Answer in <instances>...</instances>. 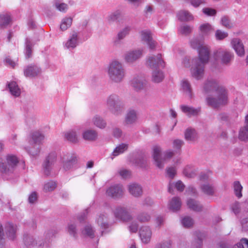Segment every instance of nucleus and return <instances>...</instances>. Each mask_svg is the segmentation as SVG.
I'll list each match as a JSON object with an SVG mask.
<instances>
[{
	"label": "nucleus",
	"mask_w": 248,
	"mask_h": 248,
	"mask_svg": "<svg viewBox=\"0 0 248 248\" xmlns=\"http://www.w3.org/2000/svg\"><path fill=\"white\" fill-rule=\"evenodd\" d=\"M57 154L55 152L50 153L46 158L43 164L44 171L45 175L50 174L52 165L56 160Z\"/></svg>",
	"instance_id": "9b49d317"
},
{
	"label": "nucleus",
	"mask_w": 248,
	"mask_h": 248,
	"mask_svg": "<svg viewBox=\"0 0 248 248\" xmlns=\"http://www.w3.org/2000/svg\"><path fill=\"white\" fill-rule=\"evenodd\" d=\"M216 37L218 40H222L228 36V33L218 30L216 32Z\"/></svg>",
	"instance_id": "774afa93"
},
{
	"label": "nucleus",
	"mask_w": 248,
	"mask_h": 248,
	"mask_svg": "<svg viewBox=\"0 0 248 248\" xmlns=\"http://www.w3.org/2000/svg\"><path fill=\"white\" fill-rule=\"evenodd\" d=\"M239 139L243 141L248 140V122L245 121V125L239 131Z\"/></svg>",
	"instance_id": "4c0bfd02"
},
{
	"label": "nucleus",
	"mask_w": 248,
	"mask_h": 248,
	"mask_svg": "<svg viewBox=\"0 0 248 248\" xmlns=\"http://www.w3.org/2000/svg\"><path fill=\"white\" fill-rule=\"evenodd\" d=\"M92 122L94 125L101 129L105 128L107 125L106 121L101 117L98 115L94 116L93 118Z\"/></svg>",
	"instance_id": "f704fd0d"
},
{
	"label": "nucleus",
	"mask_w": 248,
	"mask_h": 248,
	"mask_svg": "<svg viewBox=\"0 0 248 248\" xmlns=\"http://www.w3.org/2000/svg\"><path fill=\"white\" fill-rule=\"evenodd\" d=\"M182 223L185 227L189 228L193 225V220L190 217H186L182 219Z\"/></svg>",
	"instance_id": "bf43d9fd"
},
{
	"label": "nucleus",
	"mask_w": 248,
	"mask_h": 248,
	"mask_svg": "<svg viewBox=\"0 0 248 248\" xmlns=\"http://www.w3.org/2000/svg\"><path fill=\"white\" fill-rule=\"evenodd\" d=\"M230 208L236 216L241 213H248V203L246 202L235 201L231 204Z\"/></svg>",
	"instance_id": "ddd939ff"
},
{
	"label": "nucleus",
	"mask_w": 248,
	"mask_h": 248,
	"mask_svg": "<svg viewBox=\"0 0 248 248\" xmlns=\"http://www.w3.org/2000/svg\"><path fill=\"white\" fill-rule=\"evenodd\" d=\"M139 235L142 242L147 244L151 240L152 232L149 226H142L140 228Z\"/></svg>",
	"instance_id": "f3484780"
},
{
	"label": "nucleus",
	"mask_w": 248,
	"mask_h": 248,
	"mask_svg": "<svg viewBox=\"0 0 248 248\" xmlns=\"http://www.w3.org/2000/svg\"><path fill=\"white\" fill-rule=\"evenodd\" d=\"M181 202L178 197H173L169 203V208L172 211H177L180 209Z\"/></svg>",
	"instance_id": "473e14b6"
},
{
	"label": "nucleus",
	"mask_w": 248,
	"mask_h": 248,
	"mask_svg": "<svg viewBox=\"0 0 248 248\" xmlns=\"http://www.w3.org/2000/svg\"><path fill=\"white\" fill-rule=\"evenodd\" d=\"M150 215L146 212H141L137 215V220L141 223L149 222L151 219Z\"/></svg>",
	"instance_id": "ea45409f"
},
{
	"label": "nucleus",
	"mask_w": 248,
	"mask_h": 248,
	"mask_svg": "<svg viewBox=\"0 0 248 248\" xmlns=\"http://www.w3.org/2000/svg\"><path fill=\"white\" fill-rule=\"evenodd\" d=\"M25 54L26 57L29 58L31 56V44L29 39H27L26 41V49Z\"/></svg>",
	"instance_id": "13d9d810"
},
{
	"label": "nucleus",
	"mask_w": 248,
	"mask_h": 248,
	"mask_svg": "<svg viewBox=\"0 0 248 248\" xmlns=\"http://www.w3.org/2000/svg\"><path fill=\"white\" fill-rule=\"evenodd\" d=\"M78 33L73 31L69 38L65 43V47L69 50L73 49L78 45Z\"/></svg>",
	"instance_id": "412c9836"
},
{
	"label": "nucleus",
	"mask_w": 248,
	"mask_h": 248,
	"mask_svg": "<svg viewBox=\"0 0 248 248\" xmlns=\"http://www.w3.org/2000/svg\"><path fill=\"white\" fill-rule=\"evenodd\" d=\"M8 87L11 94L15 97H18L20 95V89L15 81H12L8 84Z\"/></svg>",
	"instance_id": "c85d7f7f"
},
{
	"label": "nucleus",
	"mask_w": 248,
	"mask_h": 248,
	"mask_svg": "<svg viewBox=\"0 0 248 248\" xmlns=\"http://www.w3.org/2000/svg\"><path fill=\"white\" fill-rule=\"evenodd\" d=\"M121 16V11L119 10H116L108 16L107 17L108 21L110 23L114 22L117 20L119 18H120Z\"/></svg>",
	"instance_id": "de8ad7c7"
},
{
	"label": "nucleus",
	"mask_w": 248,
	"mask_h": 248,
	"mask_svg": "<svg viewBox=\"0 0 248 248\" xmlns=\"http://www.w3.org/2000/svg\"><path fill=\"white\" fill-rule=\"evenodd\" d=\"M128 148V145L126 144L122 143L116 147L112 153V155L116 156L119 155L123 153Z\"/></svg>",
	"instance_id": "37998d69"
},
{
	"label": "nucleus",
	"mask_w": 248,
	"mask_h": 248,
	"mask_svg": "<svg viewBox=\"0 0 248 248\" xmlns=\"http://www.w3.org/2000/svg\"><path fill=\"white\" fill-rule=\"evenodd\" d=\"M180 109L183 113L189 117L197 116L201 112V108H195L192 107L184 105L180 106Z\"/></svg>",
	"instance_id": "4be33fe9"
},
{
	"label": "nucleus",
	"mask_w": 248,
	"mask_h": 248,
	"mask_svg": "<svg viewBox=\"0 0 248 248\" xmlns=\"http://www.w3.org/2000/svg\"><path fill=\"white\" fill-rule=\"evenodd\" d=\"M54 5L57 9L62 12H65L68 8L67 5L64 3H60L58 2H56Z\"/></svg>",
	"instance_id": "0e129e2a"
},
{
	"label": "nucleus",
	"mask_w": 248,
	"mask_h": 248,
	"mask_svg": "<svg viewBox=\"0 0 248 248\" xmlns=\"http://www.w3.org/2000/svg\"><path fill=\"white\" fill-rule=\"evenodd\" d=\"M114 214L116 218L124 222L129 221L133 218L132 216L125 207H117Z\"/></svg>",
	"instance_id": "f8f14e48"
},
{
	"label": "nucleus",
	"mask_w": 248,
	"mask_h": 248,
	"mask_svg": "<svg viewBox=\"0 0 248 248\" xmlns=\"http://www.w3.org/2000/svg\"><path fill=\"white\" fill-rule=\"evenodd\" d=\"M57 184L55 182L49 181L44 185V190L45 192H49L54 190L56 187Z\"/></svg>",
	"instance_id": "864d4df0"
},
{
	"label": "nucleus",
	"mask_w": 248,
	"mask_h": 248,
	"mask_svg": "<svg viewBox=\"0 0 248 248\" xmlns=\"http://www.w3.org/2000/svg\"><path fill=\"white\" fill-rule=\"evenodd\" d=\"M72 18L71 17H65L63 18L60 25V29L62 31H64L69 28L72 23Z\"/></svg>",
	"instance_id": "a19ab883"
},
{
	"label": "nucleus",
	"mask_w": 248,
	"mask_h": 248,
	"mask_svg": "<svg viewBox=\"0 0 248 248\" xmlns=\"http://www.w3.org/2000/svg\"><path fill=\"white\" fill-rule=\"evenodd\" d=\"M18 162L19 160L15 155H7L5 160L0 162V172L6 175L13 173Z\"/></svg>",
	"instance_id": "20e7f679"
},
{
	"label": "nucleus",
	"mask_w": 248,
	"mask_h": 248,
	"mask_svg": "<svg viewBox=\"0 0 248 248\" xmlns=\"http://www.w3.org/2000/svg\"><path fill=\"white\" fill-rule=\"evenodd\" d=\"M131 31V27L129 26H126L124 28L123 30L120 31L115 40H114V45L117 46L120 44V41L125 38L127 35Z\"/></svg>",
	"instance_id": "a878e982"
},
{
	"label": "nucleus",
	"mask_w": 248,
	"mask_h": 248,
	"mask_svg": "<svg viewBox=\"0 0 248 248\" xmlns=\"http://www.w3.org/2000/svg\"><path fill=\"white\" fill-rule=\"evenodd\" d=\"M138 119L137 112L134 109L128 110L125 114L124 121L125 126L131 125L136 123Z\"/></svg>",
	"instance_id": "a211bd4d"
},
{
	"label": "nucleus",
	"mask_w": 248,
	"mask_h": 248,
	"mask_svg": "<svg viewBox=\"0 0 248 248\" xmlns=\"http://www.w3.org/2000/svg\"><path fill=\"white\" fill-rule=\"evenodd\" d=\"M221 22V24L226 28L230 29L233 27V24L231 22L229 17L227 16L222 17Z\"/></svg>",
	"instance_id": "4d7b16f0"
},
{
	"label": "nucleus",
	"mask_w": 248,
	"mask_h": 248,
	"mask_svg": "<svg viewBox=\"0 0 248 248\" xmlns=\"http://www.w3.org/2000/svg\"><path fill=\"white\" fill-rule=\"evenodd\" d=\"M142 53L141 49L130 50L125 54L124 59L127 63H132L141 58Z\"/></svg>",
	"instance_id": "4468645a"
},
{
	"label": "nucleus",
	"mask_w": 248,
	"mask_h": 248,
	"mask_svg": "<svg viewBox=\"0 0 248 248\" xmlns=\"http://www.w3.org/2000/svg\"><path fill=\"white\" fill-rule=\"evenodd\" d=\"M212 30V27L209 23L203 24L200 26L201 31L204 35L209 33Z\"/></svg>",
	"instance_id": "6e6d98bb"
},
{
	"label": "nucleus",
	"mask_w": 248,
	"mask_h": 248,
	"mask_svg": "<svg viewBox=\"0 0 248 248\" xmlns=\"http://www.w3.org/2000/svg\"><path fill=\"white\" fill-rule=\"evenodd\" d=\"M190 46L199 52V58L192 60V74L197 79H200L204 74V66L209 59L210 48L202 41L197 38L190 41Z\"/></svg>",
	"instance_id": "f03ea898"
},
{
	"label": "nucleus",
	"mask_w": 248,
	"mask_h": 248,
	"mask_svg": "<svg viewBox=\"0 0 248 248\" xmlns=\"http://www.w3.org/2000/svg\"><path fill=\"white\" fill-rule=\"evenodd\" d=\"M182 87L186 94L190 98H192L193 93L190 83L186 80H183L182 82Z\"/></svg>",
	"instance_id": "c9c22d12"
},
{
	"label": "nucleus",
	"mask_w": 248,
	"mask_h": 248,
	"mask_svg": "<svg viewBox=\"0 0 248 248\" xmlns=\"http://www.w3.org/2000/svg\"><path fill=\"white\" fill-rule=\"evenodd\" d=\"M155 248H172V241L168 239L158 243Z\"/></svg>",
	"instance_id": "603ef678"
},
{
	"label": "nucleus",
	"mask_w": 248,
	"mask_h": 248,
	"mask_svg": "<svg viewBox=\"0 0 248 248\" xmlns=\"http://www.w3.org/2000/svg\"><path fill=\"white\" fill-rule=\"evenodd\" d=\"M135 163L136 166L143 169L146 168L148 166L147 160L146 158L143 156H140L137 158L135 160Z\"/></svg>",
	"instance_id": "49530a36"
},
{
	"label": "nucleus",
	"mask_w": 248,
	"mask_h": 248,
	"mask_svg": "<svg viewBox=\"0 0 248 248\" xmlns=\"http://www.w3.org/2000/svg\"><path fill=\"white\" fill-rule=\"evenodd\" d=\"M139 228L138 223L134 221H132L128 226L129 231L132 233H136L138 231Z\"/></svg>",
	"instance_id": "69168bd1"
},
{
	"label": "nucleus",
	"mask_w": 248,
	"mask_h": 248,
	"mask_svg": "<svg viewBox=\"0 0 248 248\" xmlns=\"http://www.w3.org/2000/svg\"><path fill=\"white\" fill-rule=\"evenodd\" d=\"M141 39L148 45L151 50H154L156 46V42L153 40L151 33L149 31H143L141 32Z\"/></svg>",
	"instance_id": "aec40b11"
},
{
	"label": "nucleus",
	"mask_w": 248,
	"mask_h": 248,
	"mask_svg": "<svg viewBox=\"0 0 248 248\" xmlns=\"http://www.w3.org/2000/svg\"><path fill=\"white\" fill-rule=\"evenodd\" d=\"M232 44L237 54L239 56H243L245 54L244 45L238 38H234L232 41Z\"/></svg>",
	"instance_id": "5701e85b"
},
{
	"label": "nucleus",
	"mask_w": 248,
	"mask_h": 248,
	"mask_svg": "<svg viewBox=\"0 0 248 248\" xmlns=\"http://www.w3.org/2000/svg\"><path fill=\"white\" fill-rule=\"evenodd\" d=\"M129 193L135 197H139L142 194V189L140 185L137 183H132L128 186Z\"/></svg>",
	"instance_id": "b1692460"
},
{
	"label": "nucleus",
	"mask_w": 248,
	"mask_h": 248,
	"mask_svg": "<svg viewBox=\"0 0 248 248\" xmlns=\"http://www.w3.org/2000/svg\"><path fill=\"white\" fill-rule=\"evenodd\" d=\"M65 137L70 142L72 143H77L78 141V139L76 133L74 131H70L66 132L65 134Z\"/></svg>",
	"instance_id": "79ce46f5"
},
{
	"label": "nucleus",
	"mask_w": 248,
	"mask_h": 248,
	"mask_svg": "<svg viewBox=\"0 0 248 248\" xmlns=\"http://www.w3.org/2000/svg\"><path fill=\"white\" fill-rule=\"evenodd\" d=\"M44 135L39 131H35L32 134V139L36 143H40L44 139Z\"/></svg>",
	"instance_id": "09e8293b"
},
{
	"label": "nucleus",
	"mask_w": 248,
	"mask_h": 248,
	"mask_svg": "<svg viewBox=\"0 0 248 248\" xmlns=\"http://www.w3.org/2000/svg\"><path fill=\"white\" fill-rule=\"evenodd\" d=\"M108 75L111 81L115 83L122 82L125 75L122 63L117 60L112 61L109 64Z\"/></svg>",
	"instance_id": "7ed1b4c3"
},
{
	"label": "nucleus",
	"mask_w": 248,
	"mask_h": 248,
	"mask_svg": "<svg viewBox=\"0 0 248 248\" xmlns=\"http://www.w3.org/2000/svg\"><path fill=\"white\" fill-rule=\"evenodd\" d=\"M185 138L187 141H194L198 138L197 133L195 129L187 128L185 132Z\"/></svg>",
	"instance_id": "c756f323"
},
{
	"label": "nucleus",
	"mask_w": 248,
	"mask_h": 248,
	"mask_svg": "<svg viewBox=\"0 0 248 248\" xmlns=\"http://www.w3.org/2000/svg\"><path fill=\"white\" fill-rule=\"evenodd\" d=\"M233 187L235 195L239 199L242 197V190L243 186L239 181H236L233 183Z\"/></svg>",
	"instance_id": "58836bf2"
},
{
	"label": "nucleus",
	"mask_w": 248,
	"mask_h": 248,
	"mask_svg": "<svg viewBox=\"0 0 248 248\" xmlns=\"http://www.w3.org/2000/svg\"><path fill=\"white\" fill-rule=\"evenodd\" d=\"M67 230L70 235L75 238L77 237V230L76 229V225L74 223L70 222L68 224Z\"/></svg>",
	"instance_id": "3c124183"
},
{
	"label": "nucleus",
	"mask_w": 248,
	"mask_h": 248,
	"mask_svg": "<svg viewBox=\"0 0 248 248\" xmlns=\"http://www.w3.org/2000/svg\"><path fill=\"white\" fill-rule=\"evenodd\" d=\"M119 174L124 179L129 178L131 175V172L126 169H121L119 171Z\"/></svg>",
	"instance_id": "338daca9"
},
{
	"label": "nucleus",
	"mask_w": 248,
	"mask_h": 248,
	"mask_svg": "<svg viewBox=\"0 0 248 248\" xmlns=\"http://www.w3.org/2000/svg\"><path fill=\"white\" fill-rule=\"evenodd\" d=\"M187 204L189 208L194 211L199 212L202 210V206L199 202L194 199H189L187 202Z\"/></svg>",
	"instance_id": "2f4dec72"
},
{
	"label": "nucleus",
	"mask_w": 248,
	"mask_h": 248,
	"mask_svg": "<svg viewBox=\"0 0 248 248\" xmlns=\"http://www.w3.org/2000/svg\"><path fill=\"white\" fill-rule=\"evenodd\" d=\"M108 217L106 214H100L97 219V224L102 229H107L108 227V224L107 222Z\"/></svg>",
	"instance_id": "e433bc0d"
},
{
	"label": "nucleus",
	"mask_w": 248,
	"mask_h": 248,
	"mask_svg": "<svg viewBox=\"0 0 248 248\" xmlns=\"http://www.w3.org/2000/svg\"><path fill=\"white\" fill-rule=\"evenodd\" d=\"M147 82L146 79L141 76H137L131 81L132 87L137 91L143 90L146 86Z\"/></svg>",
	"instance_id": "dca6fc26"
},
{
	"label": "nucleus",
	"mask_w": 248,
	"mask_h": 248,
	"mask_svg": "<svg viewBox=\"0 0 248 248\" xmlns=\"http://www.w3.org/2000/svg\"><path fill=\"white\" fill-rule=\"evenodd\" d=\"M245 247L248 248V239L242 238L239 242L233 246V248H245Z\"/></svg>",
	"instance_id": "680f3d73"
},
{
	"label": "nucleus",
	"mask_w": 248,
	"mask_h": 248,
	"mask_svg": "<svg viewBox=\"0 0 248 248\" xmlns=\"http://www.w3.org/2000/svg\"><path fill=\"white\" fill-rule=\"evenodd\" d=\"M204 92L208 94L206 98L209 107L217 108L228 102V93L225 88L218 85L215 80H207L203 86Z\"/></svg>",
	"instance_id": "f257e3e1"
},
{
	"label": "nucleus",
	"mask_w": 248,
	"mask_h": 248,
	"mask_svg": "<svg viewBox=\"0 0 248 248\" xmlns=\"http://www.w3.org/2000/svg\"><path fill=\"white\" fill-rule=\"evenodd\" d=\"M82 233L91 238L94 237V231L90 225H87L82 231Z\"/></svg>",
	"instance_id": "052dcab7"
},
{
	"label": "nucleus",
	"mask_w": 248,
	"mask_h": 248,
	"mask_svg": "<svg viewBox=\"0 0 248 248\" xmlns=\"http://www.w3.org/2000/svg\"><path fill=\"white\" fill-rule=\"evenodd\" d=\"M24 242L27 247H33L37 248H47L48 247V243H44L43 240L38 236H33L31 235L24 236Z\"/></svg>",
	"instance_id": "0eeeda50"
},
{
	"label": "nucleus",
	"mask_w": 248,
	"mask_h": 248,
	"mask_svg": "<svg viewBox=\"0 0 248 248\" xmlns=\"http://www.w3.org/2000/svg\"><path fill=\"white\" fill-rule=\"evenodd\" d=\"M57 233V231L55 229H51L49 230L46 234V240L45 242H44V243L47 242L48 243L49 246L50 243L49 239L54 236Z\"/></svg>",
	"instance_id": "e2e57ef3"
},
{
	"label": "nucleus",
	"mask_w": 248,
	"mask_h": 248,
	"mask_svg": "<svg viewBox=\"0 0 248 248\" xmlns=\"http://www.w3.org/2000/svg\"><path fill=\"white\" fill-rule=\"evenodd\" d=\"M108 109L115 115H119L122 111L124 105L120 97L116 94L109 95L106 100Z\"/></svg>",
	"instance_id": "39448f33"
},
{
	"label": "nucleus",
	"mask_w": 248,
	"mask_h": 248,
	"mask_svg": "<svg viewBox=\"0 0 248 248\" xmlns=\"http://www.w3.org/2000/svg\"><path fill=\"white\" fill-rule=\"evenodd\" d=\"M62 168L65 171L72 169L77 162V156L75 154L66 153L61 157Z\"/></svg>",
	"instance_id": "9d476101"
},
{
	"label": "nucleus",
	"mask_w": 248,
	"mask_h": 248,
	"mask_svg": "<svg viewBox=\"0 0 248 248\" xmlns=\"http://www.w3.org/2000/svg\"><path fill=\"white\" fill-rule=\"evenodd\" d=\"M178 19L181 21H187L193 19V16L187 11H179L177 15Z\"/></svg>",
	"instance_id": "7c9ffc66"
},
{
	"label": "nucleus",
	"mask_w": 248,
	"mask_h": 248,
	"mask_svg": "<svg viewBox=\"0 0 248 248\" xmlns=\"http://www.w3.org/2000/svg\"><path fill=\"white\" fill-rule=\"evenodd\" d=\"M183 174L186 177L189 178H193L196 175V170L188 166L184 169Z\"/></svg>",
	"instance_id": "a18cd8bd"
},
{
	"label": "nucleus",
	"mask_w": 248,
	"mask_h": 248,
	"mask_svg": "<svg viewBox=\"0 0 248 248\" xmlns=\"http://www.w3.org/2000/svg\"><path fill=\"white\" fill-rule=\"evenodd\" d=\"M164 77V74L162 71L155 69L152 73V80L155 83H160L163 81Z\"/></svg>",
	"instance_id": "bb28decb"
},
{
	"label": "nucleus",
	"mask_w": 248,
	"mask_h": 248,
	"mask_svg": "<svg viewBox=\"0 0 248 248\" xmlns=\"http://www.w3.org/2000/svg\"><path fill=\"white\" fill-rule=\"evenodd\" d=\"M216 59L220 61L223 65H229L233 59V53L226 50L219 49L215 54Z\"/></svg>",
	"instance_id": "6e6552de"
},
{
	"label": "nucleus",
	"mask_w": 248,
	"mask_h": 248,
	"mask_svg": "<svg viewBox=\"0 0 248 248\" xmlns=\"http://www.w3.org/2000/svg\"><path fill=\"white\" fill-rule=\"evenodd\" d=\"M41 69L36 65L30 64L24 69V74L26 77L34 78L41 73Z\"/></svg>",
	"instance_id": "6ab92c4d"
},
{
	"label": "nucleus",
	"mask_w": 248,
	"mask_h": 248,
	"mask_svg": "<svg viewBox=\"0 0 248 248\" xmlns=\"http://www.w3.org/2000/svg\"><path fill=\"white\" fill-rule=\"evenodd\" d=\"M11 18L10 15L3 14L0 15V27L3 28L8 25L11 22Z\"/></svg>",
	"instance_id": "c03bdc74"
},
{
	"label": "nucleus",
	"mask_w": 248,
	"mask_h": 248,
	"mask_svg": "<svg viewBox=\"0 0 248 248\" xmlns=\"http://www.w3.org/2000/svg\"><path fill=\"white\" fill-rule=\"evenodd\" d=\"M6 233L7 237L14 240L16 236L17 226L12 223H9L6 226Z\"/></svg>",
	"instance_id": "393cba45"
},
{
	"label": "nucleus",
	"mask_w": 248,
	"mask_h": 248,
	"mask_svg": "<svg viewBox=\"0 0 248 248\" xmlns=\"http://www.w3.org/2000/svg\"><path fill=\"white\" fill-rule=\"evenodd\" d=\"M106 194L108 196L113 198H119L124 194V188L120 185L112 186L107 190Z\"/></svg>",
	"instance_id": "2eb2a0df"
},
{
	"label": "nucleus",
	"mask_w": 248,
	"mask_h": 248,
	"mask_svg": "<svg viewBox=\"0 0 248 248\" xmlns=\"http://www.w3.org/2000/svg\"><path fill=\"white\" fill-rule=\"evenodd\" d=\"M83 138L85 140L94 141L97 138V133L94 130L89 129L85 131L83 134Z\"/></svg>",
	"instance_id": "cd10ccee"
},
{
	"label": "nucleus",
	"mask_w": 248,
	"mask_h": 248,
	"mask_svg": "<svg viewBox=\"0 0 248 248\" xmlns=\"http://www.w3.org/2000/svg\"><path fill=\"white\" fill-rule=\"evenodd\" d=\"M201 188L202 192L208 196H213L215 192V187L212 184H203L201 186Z\"/></svg>",
	"instance_id": "72a5a7b5"
},
{
	"label": "nucleus",
	"mask_w": 248,
	"mask_h": 248,
	"mask_svg": "<svg viewBox=\"0 0 248 248\" xmlns=\"http://www.w3.org/2000/svg\"><path fill=\"white\" fill-rule=\"evenodd\" d=\"M146 64L152 69L164 68L165 65L162 54L160 53L148 56L146 59Z\"/></svg>",
	"instance_id": "1a4fd4ad"
},
{
	"label": "nucleus",
	"mask_w": 248,
	"mask_h": 248,
	"mask_svg": "<svg viewBox=\"0 0 248 248\" xmlns=\"http://www.w3.org/2000/svg\"><path fill=\"white\" fill-rule=\"evenodd\" d=\"M5 235L3 226L0 223V248H2L5 243Z\"/></svg>",
	"instance_id": "5fc2aeb1"
},
{
	"label": "nucleus",
	"mask_w": 248,
	"mask_h": 248,
	"mask_svg": "<svg viewBox=\"0 0 248 248\" xmlns=\"http://www.w3.org/2000/svg\"><path fill=\"white\" fill-rule=\"evenodd\" d=\"M161 148L155 146L153 148V158L155 163V165L159 169H163L164 164L166 159L171 158L174 155L173 151L169 150L166 151L164 154V156L161 154Z\"/></svg>",
	"instance_id": "423d86ee"
},
{
	"label": "nucleus",
	"mask_w": 248,
	"mask_h": 248,
	"mask_svg": "<svg viewBox=\"0 0 248 248\" xmlns=\"http://www.w3.org/2000/svg\"><path fill=\"white\" fill-rule=\"evenodd\" d=\"M192 29L190 26L183 25L180 27L178 31L181 34L186 35L191 32Z\"/></svg>",
	"instance_id": "8fccbe9b"
}]
</instances>
